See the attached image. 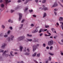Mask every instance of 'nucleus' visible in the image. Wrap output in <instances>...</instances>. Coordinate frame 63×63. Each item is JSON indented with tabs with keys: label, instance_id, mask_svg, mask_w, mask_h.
Here are the masks:
<instances>
[{
	"label": "nucleus",
	"instance_id": "obj_1",
	"mask_svg": "<svg viewBox=\"0 0 63 63\" xmlns=\"http://www.w3.org/2000/svg\"><path fill=\"white\" fill-rule=\"evenodd\" d=\"M48 45L49 46H51L53 44V41L52 40H51L48 42Z\"/></svg>",
	"mask_w": 63,
	"mask_h": 63
},
{
	"label": "nucleus",
	"instance_id": "obj_2",
	"mask_svg": "<svg viewBox=\"0 0 63 63\" xmlns=\"http://www.w3.org/2000/svg\"><path fill=\"white\" fill-rule=\"evenodd\" d=\"M25 38V37L24 36H21L19 37L18 39L19 41H21V40H23V39H24V38Z\"/></svg>",
	"mask_w": 63,
	"mask_h": 63
},
{
	"label": "nucleus",
	"instance_id": "obj_3",
	"mask_svg": "<svg viewBox=\"0 0 63 63\" xmlns=\"http://www.w3.org/2000/svg\"><path fill=\"white\" fill-rule=\"evenodd\" d=\"M37 47V46L36 45H34L33 46V51L34 52V50H36V48Z\"/></svg>",
	"mask_w": 63,
	"mask_h": 63
},
{
	"label": "nucleus",
	"instance_id": "obj_4",
	"mask_svg": "<svg viewBox=\"0 0 63 63\" xmlns=\"http://www.w3.org/2000/svg\"><path fill=\"white\" fill-rule=\"evenodd\" d=\"M19 21H20V20H21V18H22V14L21 13H19Z\"/></svg>",
	"mask_w": 63,
	"mask_h": 63
},
{
	"label": "nucleus",
	"instance_id": "obj_5",
	"mask_svg": "<svg viewBox=\"0 0 63 63\" xmlns=\"http://www.w3.org/2000/svg\"><path fill=\"white\" fill-rule=\"evenodd\" d=\"M10 31H9L8 32V33H6L5 34V35L4 36V37H8V35H10Z\"/></svg>",
	"mask_w": 63,
	"mask_h": 63
},
{
	"label": "nucleus",
	"instance_id": "obj_6",
	"mask_svg": "<svg viewBox=\"0 0 63 63\" xmlns=\"http://www.w3.org/2000/svg\"><path fill=\"white\" fill-rule=\"evenodd\" d=\"M7 52V51H6V50H5L4 53H3L2 54V55H3V56H4V55H5V56L6 57L8 56L9 55L8 54H6V53H5V52Z\"/></svg>",
	"mask_w": 63,
	"mask_h": 63
},
{
	"label": "nucleus",
	"instance_id": "obj_7",
	"mask_svg": "<svg viewBox=\"0 0 63 63\" xmlns=\"http://www.w3.org/2000/svg\"><path fill=\"white\" fill-rule=\"evenodd\" d=\"M58 5V4L56 3V2H55L54 3V5H53L52 6L53 7H55L56 6H57Z\"/></svg>",
	"mask_w": 63,
	"mask_h": 63
},
{
	"label": "nucleus",
	"instance_id": "obj_8",
	"mask_svg": "<svg viewBox=\"0 0 63 63\" xmlns=\"http://www.w3.org/2000/svg\"><path fill=\"white\" fill-rule=\"evenodd\" d=\"M43 8L42 9V10H44V11H46V10H47V8L45 7V5H43Z\"/></svg>",
	"mask_w": 63,
	"mask_h": 63
},
{
	"label": "nucleus",
	"instance_id": "obj_9",
	"mask_svg": "<svg viewBox=\"0 0 63 63\" xmlns=\"http://www.w3.org/2000/svg\"><path fill=\"white\" fill-rule=\"evenodd\" d=\"M6 46V44H3L2 46L1 47L2 48H5V46Z\"/></svg>",
	"mask_w": 63,
	"mask_h": 63
},
{
	"label": "nucleus",
	"instance_id": "obj_10",
	"mask_svg": "<svg viewBox=\"0 0 63 63\" xmlns=\"http://www.w3.org/2000/svg\"><path fill=\"white\" fill-rule=\"evenodd\" d=\"M38 31V30L37 29H36L34 31H33L32 32V33H35V32H37Z\"/></svg>",
	"mask_w": 63,
	"mask_h": 63
},
{
	"label": "nucleus",
	"instance_id": "obj_11",
	"mask_svg": "<svg viewBox=\"0 0 63 63\" xmlns=\"http://www.w3.org/2000/svg\"><path fill=\"white\" fill-rule=\"evenodd\" d=\"M22 48H23V47L22 46H20V50L21 51H22Z\"/></svg>",
	"mask_w": 63,
	"mask_h": 63
},
{
	"label": "nucleus",
	"instance_id": "obj_12",
	"mask_svg": "<svg viewBox=\"0 0 63 63\" xmlns=\"http://www.w3.org/2000/svg\"><path fill=\"white\" fill-rule=\"evenodd\" d=\"M5 2H4V4H5V5H7V4H8V2L9 0H5Z\"/></svg>",
	"mask_w": 63,
	"mask_h": 63
},
{
	"label": "nucleus",
	"instance_id": "obj_13",
	"mask_svg": "<svg viewBox=\"0 0 63 63\" xmlns=\"http://www.w3.org/2000/svg\"><path fill=\"white\" fill-rule=\"evenodd\" d=\"M36 54H37V52H35L34 54H33L32 55V56L33 57H34L35 56H36Z\"/></svg>",
	"mask_w": 63,
	"mask_h": 63
},
{
	"label": "nucleus",
	"instance_id": "obj_14",
	"mask_svg": "<svg viewBox=\"0 0 63 63\" xmlns=\"http://www.w3.org/2000/svg\"><path fill=\"white\" fill-rule=\"evenodd\" d=\"M60 18L59 19V21H61V20H63V18L62 17H60Z\"/></svg>",
	"mask_w": 63,
	"mask_h": 63
},
{
	"label": "nucleus",
	"instance_id": "obj_15",
	"mask_svg": "<svg viewBox=\"0 0 63 63\" xmlns=\"http://www.w3.org/2000/svg\"><path fill=\"white\" fill-rule=\"evenodd\" d=\"M11 40L12 41L13 40V38H14V36L13 35H11Z\"/></svg>",
	"mask_w": 63,
	"mask_h": 63
},
{
	"label": "nucleus",
	"instance_id": "obj_16",
	"mask_svg": "<svg viewBox=\"0 0 63 63\" xmlns=\"http://www.w3.org/2000/svg\"><path fill=\"white\" fill-rule=\"evenodd\" d=\"M27 40H25V41H26V42H27L28 41H32V39H27Z\"/></svg>",
	"mask_w": 63,
	"mask_h": 63
},
{
	"label": "nucleus",
	"instance_id": "obj_17",
	"mask_svg": "<svg viewBox=\"0 0 63 63\" xmlns=\"http://www.w3.org/2000/svg\"><path fill=\"white\" fill-rule=\"evenodd\" d=\"M60 23H62V25H61V27H62V30H63V23L60 22Z\"/></svg>",
	"mask_w": 63,
	"mask_h": 63
},
{
	"label": "nucleus",
	"instance_id": "obj_18",
	"mask_svg": "<svg viewBox=\"0 0 63 63\" xmlns=\"http://www.w3.org/2000/svg\"><path fill=\"white\" fill-rule=\"evenodd\" d=\"M10 53L11 55V56H14V55L12 54V53H13V51H11L10 52Z\"/></svg>",
	"mask_w": 63,
	"mask_h": 63
},
{
	"label": "nucleus",
	"instance_id": "obj_19",
	"mask_svg": "<svg viewBox=\"0 0 63 63\" xmlns=\"http://www.w3.org/2000/svg\"><path fill=\"white\" fill-rule=\"evenodd\" d=\"M47 15H46V13H44V14L43 17H45Z\"/></svg>",
	"mask_w": 63,
	"mask_h": 63
},
{
	"label": "nucleus",
	"instance_id": "obj_20",
	"mask_svg": "<svg viewBox=\"0 0 63 63\" xmlns=\"http://www.w3.org/2000/svg\"><path fill=\"white\" fill-rule=\"evenodd\" d=\"M29 54H30V53H25V55H29Z\"/></svg>",
	"mask_w": 63,
	"mask_h": 63
},
{
	"label": "nucleus",
	"instance_id": "obj_21",
	"mask_svg": "<svg viewBox=\"0 0 63 63\" xmlns=\"http://www.w3.org/2000/svg\"><path fill=\"white\" fill-rule=\"evenodd\" d=\"M0 5L1 7H4V5L3 4H1Z\"/></svg>",
	"mask_w": 63,
	"mask_h": 63
},
{
	"label": "nucleus",
	"instance_id": "obj_22",
	"mask_svg": "<svg viewBox=\"0 0 63 63\" xmlns=\"http://www.w3.org/2000/svg\"><path fill=\"white\" fill-rule=\"evenodd\" d=\"M43 29H40L39 32V33H41V32L42 31H43Z\"/></svg>",
	"mask_w": 63,
	"mask_h": 63
},
{
	"label": "nucleus",
	"instance_id": "obj_23",
	"mask_svg": "<svg viewBox=\"0 0 63 63\" xmlns=\"http://www.w3.org/2000/svg\"><path fill=\"white\" fill-rule=\"evenodd\" d=\"M28 8L27 7V8H26L24 10L25 12V11H27V10H28Z\"/></svg>",
	"mask_w": 63,
	"mask_h": 63
},
{
	"label": "nucleus",
	"instance_id": "obj_24",
	"mask_svg": "<svg viewBox=\"0 0 63 63\" xmlns=\"http://www.w3.org/2000/svg\"><path fill=\"white\" fill-rule=\"evenodd\" d=\"M10 37H8V41L9 42H10Z\"/></svg>",
	"mask_w": 63,
	"mask_h": 63
},
{
	"label": "nucleus",
	"instance_id": "obj_25",
	"mask_svg": "<svg viewBox=\"0 0 63 63\" xmlns=\"http://www.w3.org/2000/svg\"><path fill=\"white\" fill-rule=\"evenodd\" d=\"M46 1V0H43L42 2L43 3H45Z\"/></svg>",
	"mask_w": 63,
	"mask_h": 63
},
{
	"label": "nucleus",
	"instance_id": "obj_26",
	"mask_svg": "<svg viewBox=\"0 0 63 63\" xmlns=\"http://www.w3.org/2000/svg\"><path fill=\"white\" fill-rule=\"evenodd\" d=\"M37 56H38V57H40V53L38 54Z\"/></svg>",
	"mask_w": 63,
	"mask_h": 63
},
{
	"label": "nucleus",
	"instance_id": "obj_27",
	"mask_svg": "<svg viewBox=\"0 0 63 63\" xmlns=\"http://www.w3.org/2000/svg\"><path fill=\"white\" fill-rule=\"evenodd\" d=\"M49 54H50V55H52V56L53 55V54H52L50 52L49 53Z\"/></svg>",
	"mask_w": 63,
	"mask_h": 63
},
{
	"label": "nucleus",
	"instance_id": "obj_28",
	"mask_svg": "<svg viewBox=\"0 0 63 63\" xmlns=\"http://www.w3.org/2000/svg\"><path fill=\"white\" fill-rule=\"evenodd\" d=\"M21 26L20 27V29H21V28H22V26H23V24H21Z\"/></svg>",
	"mask_w": 63,
	"mask_h": 63
},
{
	"label": "nucleus",
	"instance_id": "obj_29",
	"mask_svg": "<svg viewBox=\"0 0 63 63\" xmlns=\"http://www.w3.org/2000/svg\"><path fill=\"white\" fill-rule=\"evenodd\" d=\"M4 50H2L1 49H0V52H4Z\"/></svg>",
	"mask_w": 63,
	"mask_h": 63
},
{
	"label": "nucleus",
	"instance_id": "obj_30",
	"mask_svg": "<svg viewBox=\"0 0 63 63\" xmlns=\"http://www.w3.org/2000/svg\"><path fill=\"white\" fill-rule=\"evenodd\" d=\"M27 36H29V37H32V35H29V34H27Z\"/></svg>",
	"mask_w": 63,
	"mask_h": 63
},
{
	"label": "nucleus",
	"instance_id": "obj_31",
	"mask_svg": "<svg viewBox=\"0 0 63 63\" xmlns=\"http://www.w3.org/2000/svg\"><path fill=\"white\" fill-rule=\"evenodd\" d=\"M1 27L3 28L4 29V28H5V26L4 25H2L1 26Z\"/></svg>",
	"mask_w": 63,
	"mask_h": 63
},
{
	"label": "nucleus",
	"instance_id": "obj_32",
	"mask_svg": "<svg viewBox=\"0 0 63 63\" xmlns=\"http://www.w3.org/2000/svg\"><path fill=\"white\" fill-rule=\"evenodd\" d=\"M29 11L30 13H32V12H33V10H29Z\"/></svg>",
	"mask_w": 63,
	"mask_h": 63
},
{
	"label": "nucleus",
	"instance_id": "obj_33",
	"mask_svg": "<svg viewBox=\"0 0 63 63\" xmlns=\"http://www.w3.org/2000/svg\"><path fill=\"white\" fill-rule=\"evenodd\" d=\"M49 61H51V58H50V56L49 58Z\"/></svg>",
	"mask_w": 63,
	"mask_h": 63
},
{
	"label": "nucleus",
	"instance_id": "obj_34",
	"mask_svg": "<svg viewBox=\"0 0 63 63\" xmlns=\"http://www.w3.org/2000/svg\"><path fill=\"white\" fill-rule=\"evenodd\" d=\"M47 29H46L45 30H44L43 29L42 31H43L44 32V31H47Z\"/></svg>",
	"mask_w": 63,
	"mask_h": 63
},
{
	"label": "nucleus",
	"instance_id": "obj_35",
	"mask_svg": "<svg viewBox=\"0 0 63 63\" xmlns=\"http://www.w3.org/2000/svg\"><path fill=\"white\" fill-rule=\"evenodd\" d=\"M58 3H59V4H60V5H61V6H62V7H63V5H62V4H61V3H60V2H58Z\"/></svg>",
	"mask_w": 63,
	"mask_h": 63
},
{
	"label": "nucleus",
	"instance_id": "obj_36",
	"mask_svg": "<svg viewBox=\"0 0 63 63\" xmlns=\"http://www.w3.org/2000/svg\"><path fill=\"white\" fill-rule=\"evenodd\" d=\"M52 48H53V47H52V46H51L50 47V50H51L52 49Z\"/></svg>",
	"mask_w": 63,
	"mask_h": 63
},
{
	"label": "nucleus",
	"instance_id": "obj_37",
	"mask_svg": "<svg viewBox=\"0 0 63 63\" xmlns=\"http://www.w3.org/2000/svg\"><path fill=\"white\" fill-rule=\"evenodd\" d=\"M51 30L53 32L54 31V30H55L53 28H52L51 29Z\"/></svg>",
	"mask_w": 63,
	"mask_h": 63
},
{
	"label": "nucleus",
	"instance_id": "obj_38",
	"mask_svg": "<svg viewBox=\"0 0 63 63\" xmlns=\"http://www.w3.org/2000/svg\"><path fill=\"white\" fill-rule=\"evenodd\" d=\"M11 13H13V12H15V10H11Z\"/></svg>",
	"mask_w": 63,
	"mask_h": 63
},
{
	"label": "nucleus",
	"instance_id": "obj_39",
	"mask_svg": "<svg viewBox=\"0 0 63 63\" xmlns=\"http://www.w3.org/2000/svg\"><path fill=\"white\" fill-rule=\"evenodd\" d=\"M24 21H25V19H23L21 21V23H23V22H24Z\"/></svg>",
	"mask_w": 63,
	"mask_h": 63
},
{
	"label": "nucleus",
	"instance_id": "obj_40",
	"mask_svg": "<svg viewBox=\"0 0 63 63\" xmlns=\"http://www.w3.org/2000/svg\"><path fill=\"white\" fill-rule=\"evenodd\" d=\"M17 2L18 3H19V2H21V0H19Z\"/></svg>",
	"mask_w": 63,
	"mask_h": 63
},
{
	"label": "nucleus",
	"instance_id": "obj_41",
	"mask_svg": "<svg viewBox=\"0 0 63 63\" xmlns=\"http://www.w3.org/2000/svg\"><path fill=\"white\" fill-rule=\"evenodd\" d=\"M3 2V0H0V3H2Z\"/></svg>",
	"mask_w": 63,
	"mask_h": 63
},
{
	"label": "nucleus",
	"instance_id": "obj_42",
	"mask_svg": "<svg viewBox=\"0 0 63 63\" xmlns=\"http://www.w3.org/2000/svg\"><path fill=\"white\" fill-rule=\"evenodd\" d=\"M45 27L46 28H48L49 27V26H48L45 25Z\"/></svg>",
	"mask_w": 63,
	"mask_h": 63
},
{
	"label": "nucleus",
	"instance_id": "obj_43",
	"mask_svg": "<svg viewBox=\"0 0 63 63\" xmlns=\"http://www.w3.org/2000/svg\"><path fill=\"white\" fill-rule=\"evenodd\" d=\"M47 32L49 35H51V34L50 33H49V32H48V31H47Z\"/></svg>",
	"mask_w": 63,
	"mask_h": 63
},
{
	"label": "nucleus",
	"instance_id": "obj_44",
	"mask_svg": "<svg viewBox=\"0 0 63 63\" xmlns=\"http://www.w3.org/2000/svg\"><path fill=\"white\" fill-rule=\"evenodd\" d=\"M43 35V33L40 34V36H42Z\"/></svg>",
	"mask_w": 63,
	"mask_h": 63
},
{
	"label": "nucleus",
	"instance_id": "obj_45",
	"mask_svg": "<svg viewBox=\"0 0 63 63\" xmlns=\"http://www.w3.org/2000/svg\"><path fill=\"white\" fill-rule=\"evenodd\" d=\"M54 13L55 16H56V15H57V13H56V12H54Z\"/></svg>",
	"mask_w": 63,
	"mask_h": 63
},
{
	"label": "nucleus",
	"instance_id": "obj_46",
	"mask_svg": "<svg viewBox=\"0 0 63 63\" xmlns=\"http://www.w3.org/2000/svg\"><path fill=\"white\" fill-rule=\"evenodd\" d=\"M57 36H54V39H56V38H57Z\"/></svg>",
	"mask_w": 63,
	"mask_h": 63
},
{
	"label": "nucleus",
	"instance_id": "obj_47",
	"mask_svg": "<svg viewBox=\"0 0 63 63\" xmlns=\"http://www.w3.org/2000/svg\"><path fill=\"white\" fill-rule=\"evenodd\" d=\"M27 50L28 51V52H30V50H29V49L27 48Z\"/></svg>",
	"mask_w": 63,
	"mask_h": 63
},
{
	"label": "nucleus",
	"instance_id": "obj_48",
	"mask_svg": "<svg viewBox=\"0 0 63 63\" xmlns=\"http://www.w3.org/2000/svg\"><path fill=\"white\" fill-rule=\"evenodd\" d=\"M31 26H34V25L33 24H31Z\"/></svg>",
	"mask_w": 63,
	"mask_h": 63
},
{
	"label": "nucleus",
	"instance_id": "obj_49",
	"mask_svg": "<svg viewBox=\"0 0 63 63\" xmlns=\"http://www.w3.org/2000/svg\"><path fill=\"white\" fill-rule=\"evenodd\" d=\"M11 21V20L10 19H9L8 20V22H10Z\"/></svg>",
	"mask_w": 63,
	"mask_h": 63
},
{
	"label": "nucleus",
	"instance_id": "obj_50",
	"mask_svg": "<svg viewBox=\"0 0 63 63\" xmlns=\"http://www.w3.org/2000/svg\"><path fill=\"white\" fill-rule=\"evenodd\" d=\"M10 28L11 30H12L13 29V28L12 27H10Z\"/></svg>",
	"mask_w": 63,
	"mask_h": 63
},
{
	"label": "nucleus",
	"instance_id": "obj_51",
	"mask_svg": "<svg viewBox=\"0 0 63 63\" xmlns=\"http://www.w3.org/2000/svg\"><path fill=\"white\" fill-rule=\"evenodd\" d=\"M43 46L44 47H46V44H45L44 43L43 44Z\"/></svg>",
	"mask_w": 63,
	"mask_h": 63
},
{
	"label": "nucleus",
	"instance_id": "obj_52",
	"mask_svg": "<svg viewBox=\"0 0 63 63\" xmlns=\"http://www.w3.org/2000/svg\"><path fill=\"white\" fill-rule=\"evenodd\" d=\"M33 17H36V16L35 15H33Z\"/></svg>",
	"mask_w": 63,
	"mask_h": 63
},
{
	"label": "nucleus",
	"instance_id": "obj_53",
	"mask_svg": "<svg viewBox=\"0 0 63 63\" xmlns=\"http://www.w3.org/2000/svg\"><path fill=\"white\" fill-rule=\"evenodd\" d=\"M58 43L59 44H60V45H63V44L59 42H58Z\"/></svg>",
	"mask_w": 63,
	"mask_h": 63
},
{
	"label": "nucleus",
	"instance_id": "obj_54",
	"mask_svg": "<svg viewBox=\"0 0 63 63\" xmlns=\"http://www.w3.org/2000/svg\"><path fill=\"white\" fill-rule=\"evenodd\" d=\"M56 25H57V26H58V25H59V23H57Z\"/></svg>",
	"mask_w": 63,
	"mask_h": 63
},
{
	"label": "nucleus",
	"instance_id": "obj_55",
	"mask_svg": "<svg viewBox=\"0 0 63 63\" xmlns=\"http://www.w3.org/2000/svg\"><path fill=\"white\" fill-rule=\"evenodd\" d=\"M35 1L36 3H37V2H38V0H35Z\"/></svg>",
	"mask_w": 63,
	"mask_h": 63
},
{
	"label": "nucleus",
	"instance_id": "obj_56",
	"mask_svg": "<svg viewBox=\"0 0 63 63\" xmlns=\"http://www.w3.org/2000/svg\"><path fill=\"white\" fill-rule=\"evenodd\" d=\"M3 35V34L1 33V34H0V37L1 36H2Z\"/></svg>",
	"mask_w": 63,
	"mask_h": 63
},
{
	"label": "nucleus",
	"instance_id": "obj_57",
	"mask_svg": "<svg viewBox=\"0 0 63 63\" xmlns=\"http://www.w3.org/2000/svg\"><path fill=\"white\" fill-rule=\"evenodd\" d=\"M47 49H49V47H46Z\"/></svg>",
	"mask_w": 63,
	"mask_h": 63
},
{
	"label": "nucleus",
	"instance_id": "obj_58",
	"mask_svg": "<svg viewBox=\"0 0 63 63\" xmlns=\"http://www.w3.org/2000/svg\"><path fill=\"white\" fill-rule=\"evenodd\" d=\"M11 2V1L10 0H9L8 2V3H9V2Z\"/></svg>",
	"mask_w": 63,
	"mask_h": 63
},
{
	"label": "nucleus",
	"instance_id": "obj_59",
	"mask_svg": "<svg viewBox=\"0 0 63 63\" xmlns=\"http://www.w3.org/2000/svg\"><path fill=\"white\" fill-rule=\"evenodd\" d=\"M61 54L62 55H63V53L62 52H61Z\"/></svg>",
	"mask_w": 63,
	"mask_h": 63
},
{
	"label": "nucleus",
	"instance_id": "obj_60",
	"mask_svg": "<svg viewBox=\"0 0 63 63\" xmlns=\"http://www.w3.org/2000/svg\"><path fill=\"white\" fill-rule=\"evenodd\" d=\"M61 2H62V3H63V0H61Z\"/></svg>",
	"mask_w": 63,
	"mask_h": 63
},
{
	"label": "nucleus",
	"instance_id": "obj_61",
	"mask_svg": "<svg viewBox=\"0 0 63 63\" xmlns=\"http://www.w3.org/2000/svg\"><path fill=\"white\" fill-rule=\"evenodd\" d=\"M61 36H62L63 37V34H61Z\"/></svg>",
	"mask_w": 63,
	"mask_h": 63
},
{
	"label": "nucleus",
	"instance_id": "obj_62",
	"mask_svg": "<svg viewBox=\"0 0 63 63\" xmlns=\"http://www.w3.org/2000/svg\"><path fill=\"white\" fill-rule=\"evenodd\" d=\"M27 2H24L25 4H27Z\"/></svg>",
	"mask_w": 63,
	"mask_h": 63
},
{
	"label": "nucleus",
	"instance_id": "obj_63",
	"mask_svg": "<svg viewBox=\"0 0 63 63\" xmlns=\"http://www.w3.org/2000/svg\"><path fill=\"white\" fill-rule=\"evenodd\" d=\"M54 11H57V9H54Z\"/></svg>",
	"mask_w": 63,
	"mask_h": 63
},
{
	"label": "nucleus",
	"instance_id": "obj_64",
	"mask_svg": "<svg viewBox=\"0 0 63 63\" xmlns=\"http://www.w3.org/2000/svg\"><path fill=\"white\" fill-rule=\"evenodd\" d=\"M50 38H52H52H53V37H52V36H50Z\"/></svg>",
	"mask_w": 63,
	"mask_h": 63
}]
</instances>
